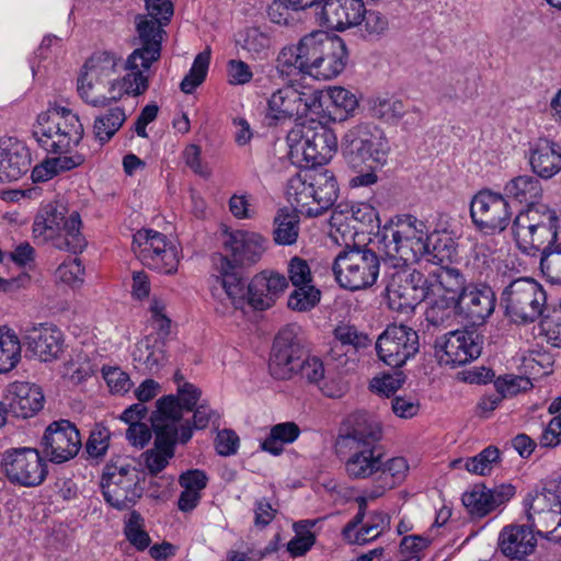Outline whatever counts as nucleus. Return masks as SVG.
<instances>
[{
    "label": "nucleus",
    "mask_w": 561,
    "mask_h": 561,
    "mask_svg": "<svg viewBox=\"0 0 561 561\" xmlns=\"http://www.w3.org/2000/svg\"><path fill=\"white\" fill-rule=\"evenodd\" d=\"M217 272L211 295L220 300L225 295L234 309H243L248 305L254 310H267L288 287L287 278L273 271H262L247 284L242 272L237 271L227 256H219Z\"/></svg>",
    "instance_id": "nucleus-1"
},
{
    "label": "nucleus",
    "mask_w": 561,
    "mask_h": 561,
    "mask_svg": "<svg viewBox=\"0 0 561 561\" xmlns=\"http://www.w3.org/2000/svg\"><path fill=\"white\" fill-rule=\"evenodd\" d=\"M382 438L380 423L366 411L351 413L343 422L336 445L350 454L345 470L352 479H367L381 468L378 443Z\"/></svg>",
    "instance_id": "nucleus-2"
},
{
    "label": "nucleus",
    "mask_w": 561,
    "mask_h": 561,
    "mask_svg": "<svg viewBox=\"0 0 561 561\" xmlns=\"http://www.w3.org/2000/svg\"><path fill=\"white\" fill-rule=\"evenodd\" d=\"M317 102L316 94L308 95L293 87L278 89L268 99L264 124L276 126L291 122V118L297 116L286 140H316L318 137L328 139L321 122L302 117Z\"/></svg>",
    "instance_id": "nucleus-3"
},
{
    "label": "nucleus",
    "mask_w": 561,
    "mask_h": 561,
    "mask_svg": "<svg viewBox=\"0 0 561 561\" xmlns=\"http://www.w3.org/2000/svg\"><path fill=\"white\" fill-rule=\"evenodd\" d=\"M339 184L332 171L323 168L302 169L286 186L288 201L309 218L323 215L335 205Z\"/></svg>",
    "instance_id": "nucleus-4"
},
{
    "label": "nucleus",
    "mask_w": 561,
    "mask_h": 561,
    "mask_svg": "<svg viewBox=\"0 0 561 561\" xmlns=\"http://www.w3.org/2000/svg\"><path fill=\"white\" fill-rule=\"evenodd\" d=\"M561 217L548 205L533 206L520 211L512 225L517 247L526 254L548 252L561 241Z\"/></svg>",
    "instance_id": "nucleus-5"
},
{
    "label": "nucleus",
    "mask_w": 561,
    "mask_h": 561,
    "mask_svg": "<svg viewBox=\"0 0 561 561\" xmlns=\"http://www.w3.org/2000/svg\"><path fill=\"white\" fill-rule=\"evenodd\" d=\"M425 224L413 216L383 226L379 245L385 266L407 267L417 263L426 254Z\"/></svg>",
    "instance_id": "nucleus-6"
},
{
    "label": "nucleus",
    "mask_w": 561,
    "mask_h": 561,
    "mask_svg": "<svg viewBox=\"0 0 561 561\" xmlns=\"http://www.w3.org/2000/svg\"><path fill=\"white\" fill-rule=\"evenodd\" d=\"M81 218L78 211L66 217L64 206L47 204L41 208L33 225L35 237L51 240L54 247L71 253L82 252L88 242L80 232Z\"/></svg>",
    "instance_id": "nucleus-7"
},
{
    "label": "nucleus",
    "mask_w": 561,
    "mask_h": 561,
    "mask_svg": "<svg viewBox=\"0 0 561 561\" xmlns=\"http://www.w3.org/2000/svg\"><path fill=\"white\" fill-rule=\"evenodd\" d=\"M380 260L375 251L367 245H350L335 256L332 271L337 284L348 290L356 291L371 287L379 275Z\"/></svg>",
    "instance_id": "nucleus-8"
},
{
    "label": "nucleus",
    "mask_w": 561,
    "mask_h": 561,
    "mask_svg": "<svg viewBox=\"0 0 561 561\" xmlns=\"http://www.w3.org/2000/svg\"><path fill=\"white\" fill-rule=\"evenodd\" d=\"M546 302V290L530 277L513 279L501 294V306L504 308V313L516 324L535 322L543 316Z\"/></svg>",
    "instance_id": "nucleus-9"
},
{
    "label": "nucleus",
    "mask_w": 561,
    "mask_h": 561,
    "mask_svg": "<svg viewBox=\"0 0 561 561\" xmlns=\"http://www.w3.org/2000/svg\"><path fill=\"white\" fill-rule=\"evenodd\" d=\"M333 37L324 31H316L305 35L296 46L284 47L276 60L277 71L283 77L309 76Z\"/></svg>",
    "instance_id": "nucleus-10"
},
{
    "label": "nucleus",
    "mask_w": 561,
    "mask_h": 561,
    "mask_svg": "<svg viewBox=\"0 0 561 561\" xmlns=\"http://www.w3.org/2000/svg\"><path fill=\"white\" fill-rule=\"evenodd\" d=\"M392 268L393 272L386 274V295L391 309L408 312L430 298L427 275L407 267Z\"/></svg>",
    "instance_id": "nucleus-11"
},
{
    "label": "nucleus",
    "mask_w": 561,
    "mask_h": 561,
    "mask_svg": "<svg viewBox=\"0 0 561 561\" xmlns=\"http://www.w3.org/2000/svg\"><path fill=\"white\" fill-rule=\"evenodd\" d=\"M0 468L7 479L21 486H37L48 473L38 450L30 447L10 448L2 454Z\"/></svg>",
    "instance_id": "nucleus-12"
},
{
    "label": "nucleus",
    "mask_w": 561,
    "mask_h": 561,
    "mask_svg": "<svg viewBox=\"0 0 561 561\" xmlns=\"http://www.w3.org/2000/svg\"><path fill=\"white\" fill-rule=\"evenodd\" d=\"M131 249L141 263L151 270L163 274L178 271L176 248L169 244L161 232L151 229L138 230L133 237Z\"/></svg>",
    "instance_id": "nucleus-13"
},
{
    "label": "nucleus",
    "mask_w": 561,
    "mask_h": 561,
    "mask_svg": "<svg viewBox=\"0 0 561 561\" xmlns=\"http://www.w3.org/2000/svg\"><path fill=\"white\" fill-rule=\"evenodd\" d=\"M470 216L479 231L485 234H495L507 228L512 211L508 202L502 194L482 190L471 199Z\"/></svg>",
    "instance_id": "nucleus-14"
},
{
    "label": "nucleus",
    "mask_w": 561,
    "mask_h": 561,
    "mask_svg": "<svg viewBox=\"0 0 561 561\" xmlns=\"http://www.w3.org/2000/svg\"><path fill=\"white\" fill-rule=\"evenodd\" d=\"M482 343V336L477 331L454 330L435 339V356L439 364L462 366L481 355Z\"/></svg>",
    "instance_id": "nucleus-15"
},
{
    "label": "nucleus",
    "mask_w": 561,
    "mask_h": 561,
    "mask_svg": "<svg viewBox=\"0 0 561 561\" xmlns=\"http://www.w3.org/2000/svg\"><path fill=\"white\" fill-rule=\"evenodd\" d=\"M375 348L380 360L388 366L398 368L419 352V334L408 325H388L378 336Z\"/></svg>",
    "instance_id": "nucleus-16"
},
{
    "label": "nucleus",
    "mask_w": 561,
    "mask_h": 561,
    "mask_svg": "<svg viewBox=\"0 0 561 561\" xmlns=\"http://www.w3.org/2000/svg\"><path fill=\"white\" fill-rule=\"evenodd\" d=\"M306 355L295 327L283 328L274 339L268 359V370L273 378L289 380L296 376L300 358Z\"/></svg>",
    "instance_id": "nucleus-17"
},
{
    "label": "nucleus",
    "mask_w": 561,
    "mask_h": 561,
    "mask_svg": "<svg viewBox=\"0 0 561 561\" xmlns=\"http://www.w3.org/2000/svg\"><path fill=\"white\" fill-rule=\"evenodd\" d=\"M43 454L54 463H64L73 459L82 447L80 432L68 420L50 423L42 438Z\"/></svg>",
    "instance_id": "nucleus-18"
},
{
    "label": "nucleus",
    "mask_w": 561,
    "mask_h": 561,
    "mask_svg": "<svg viewBox=\"0 0 561 561\" xmlns=\"http://www.w3.org/2000/svg\"><path fill=\"white\" fill-rule=\"evenodd\" d=\"M135 26L140 47L128 56V65L133 69L141 67L149 70L161 56L164 26L148 16L138 15L135 16Z\"/></svg>",
    "instance_id": "nucleus-19"
},
{
    "label": "nucleus",
    "mask_w": 561,
    "mask_h": 561,
    "mask_svg": "<svg viewBox=\"0 0 561 561\" xmlns=\"http://www.w3.org/2000/svg\"><path fill=\"white\" fill-rule=\"evenodd\" d=\"M224 248L227 253L214 257L215 266L219 256H227L236 270L240 271L241 266H250L261 260L265 251V239L255 232L237 230L227 234Z\"/></svg>",
    "instance_id": "nucleus-20"
},
{
    "label": "nucleus",
    "mask_w": 561,
    "mask_h": 561,
    "mask_svg": "<svg viewBox=\"0 0 561 561\" xmlns=\"http://www.w3.org/2000/svg\"><path fill=\"white\" fill-rule=\"evenodd\" d=\"M496 296L488 285L469 284L467 291L458 297V314L471 325H481L492 316Z\"/></svg>",
    "instance_id": "nucleus-21"
},
{
    "label": "nucleus",
    "mask_w": 561,
    "mask_h": 561,
    "mask_svg": "<svg viewBox=\"0 0 561 561\" xmlns=\"http://www.w3.org/2000/svg\"><path fill=\"white\" fill-rule=\"evenodd\" d=\"M23 344L39 360L50 362L58 358L62 352V333L51 323L27 327L24 330Z\"/></svg>",
    "instance_id": "nucleus-22"
},
{
    "label": "nucleus",
    "mask_w": 561,
    "mask_h": 561,
    "mask_svg": "<svg viewBox=\"0 0 561 561\" xmlns=\"http://www.w3.org/2000/svg\"><path fill=\"white\" fill-rule=\"evenodd\" d=\"M536 525L511 524L502 528L499 535V550L507 558L523 560L534 552L537 538L534 531Z\"/></svg>",
    "instance_id": "nucleus-23"
},
{
    "label": "nucleus",
    "mask_w": 561,
    "mask_h": 561,
    "mask_svg": "<svg viewBox=\"0 0 561 561\" xmlns=\"http://www.w3.org/2000/svg\"><path fill=\"white\" fill-rule=\"evenodd\" d=\"M364 12L363 0H324L321 5L323 23L336 31L360 24Z\"/></svg>",
    "instance_id": "nucleus-24"
},
{
    "label": "nucleus",
    "mask_w": 561,
    "mask_h": 561,
    "mask_svg": "<svg viewBox=\"0 0 561 561\" xmlns=\"http://www.w3.org/2000/svg\"><path fill=\"white\" fill-rule=\"evenodd\" d=\"M390 152L389 142H347L343 149L346 164L353 170L378 169Z\"/></svg>",
    "instance_id": "nucleus-25"
},
{
    "label": "nucleus",
    "mask_w": 561,
    "mask_h": 561,
    "mask_svg": "<svg viewBox=\"0 0 561 561\" xmlns=\"http://www.w3.org/2000/svg\"><path fill=\"white\" fill-rule=\"evenodd\" d=\"M117 478L102 479V493L105 501L117 510L130 508L142 495L140 481L142 478Z\"/></svg>",
    "instance_id": "nucleus-26"
},
{
    "label": "nucleus",
    "mask_w": 561,
    "mask_h": 561,
    "mask_svg": "<svg viewBox=\"0 0 561 561\" xmlns=\"http://www.w3.org/2000/svg\"><path fill=\"white\" fill-rule=\"evenodd\" d=\"M31 161L25 142H0V183L21 179L28 172Z\"/></svg>",
    "instance_id": "nucleus-27"
},
{
    "label": "nucleus",
    "mask_w": 561,
    "mask_h": 561,
    "mask_svg": "<svg viewBox=\"0 0 561 561\" xmlns=\"http://www.w3.org/2000/svg\"><path fill=\"white\" fill-rule=\"evenodd\" d=\"M49 154L39 164L32 170V180L34 183L46 182L58 175L60 172L69 171L83 163L81 154L67 156V150L60 142H51Z\"/></svg>",
    "instance_id": "nucleus-28"
},
{
    "label": "nucleus",
    "mask_w": 561,
    "mask_h": 561,
    "mask_svg": "<svg viewBox=\"0 0 561 561\" xmlns=\"http://www.w3.org/2000/svg\"><path fill=\"white\" fill-rule=\"evenodd\" d=\"M10 410L16 417L34 416L44 407L45 397L39 386L30 382H14L10 386Z\"/></svg>",
    "instance_id": "nucleus-29"
},
{
    "label": "nucleus",
    "mask_w": 561,
    "mask_h": 561,
    "mask_svg": "<svg viewBox=\"0 0 561 561\" xmlns=\"http://www.w3.org/2000/svg\"><path fill=\"white\" fill-rule=\"evenodd\" d=\"M428 291L431 296L458 297L467 291L469 284L463 274L455 267L440 266L427 275Z\"/></svg>",
    "instance_id": "nucleus-30"
},
{
    "label": "nucleus",
    "mask_w": 561,
    "mask_h": 561,
    "mask_svg": "<svg viewBox=\"0 0 561 561\" xmlns=\"http://www.w3.org/2000/svg\"><path fill=\"white\" fill-rule=\"evenodd\" d=\"M346 61V45L342 38L334 36L330 45H327L325 51L313 67L309 77L317 80H331L344 70Z\"/></svg>",
    "instance_id": "nucleus-31"
},
{
    "label": "nucleus",
    "mask_w": 561,
    "mask_h": 561,
    "mask_svg": "<svg viewBox=\"0 0 561 561\" xmlns=\"http://www.w3.org/2000/svg\"><path fill=\"white\" fill-rule=\"evenodd\" d=\"M154 447L142 454L145 465L151 476H158L173 458L176 445L174 431L158 426L154 433Z\"/></svg>",
    "instance_id": "nucleus-32"
},
{
    "label": "nucleus",
    "mask_w": 561,
    "mask_h": 561,
    "mask_svg": "<svg viewBox=\"0 0 561 561\" xmlns=\"http://www.w3.org/2000/svg\"><path fill=\"white\" fill-rule=\"evenodd\" d=\"M125 69L127 75L122 80H112L106 83L104 94V106H107L111 102L119 100L123 95H140L148 89V70L137 67L133 69L126 60Z\"/></svg>",
    "instance_id": "nucleus-33"
},
{
    "label": "nucleus",
    "mask_w": 561,
    "mask_h": 561,
    "mask_svg": "<svg viewBox=\"0 0 561 561\" xmlns=\"http://www.w3.org/2000/svg\"><path fill=\"white\" fill-rule=\"evenodd\" d=\"M527 522L536 525V516L546 514L550 510L561 508V481L551 482L541 489H536L524 499Z\"/></svg>",
    "instance_id": "nucleus-34"
},
{
    "label": "nucleus",
    "mask_w": 561,
    "mask_h": 561,
    "mask_svg": "<svg viewBox=\"0 0 561 561\" xmlns=\"http://www.w3.org/2000/svg\"><path fill=\"white\" fill-rule=\"evenodd\" d=\"M529 162L533 171L542 179H551L561 170L560 142H539L531 150Z\"/></svg>",
    "instance_id": "nucleus-35"
},
{
    "label": "nucleus",
    "mask_w": 561,
    "mask_h": 561,
    "mask_svg": "<svg viewBox=\"0 0 561 561\" xmlns=\"http://www.w3.org/2000/svg\"><path fill=\"white\" fill-rule=\"evenodd\" d=\"M133 358L134 362L142 365L144 369L156 374L168 360L165 342L161 339L146 336L136 344Z\"/></svg>",
    "instance_id": "nucleus-36"
},
{
    "label": "nucleus",
    "mask_w": 561,
    "mask_h": 561,
    "mask_svg": "<svg viewBox=\"0 0 561 561\" xmlns=\"http://www.w3.org/2000/svg\"><path fill=\"white\" fill-rule=\"evenodd\" d=\"M505 196L513 198L520 204H526L527 208L541 205L539 199L543 190L541 182L534 175H519L508 181L504 186Z\"/></svg>",
    "instance_id": "nucleus-37"
},
{
    "label": "nucleus",
    "mask_w": 561,
    "mask_h": 561,
    "mask_svg": "<svg viewBox=\"0 0 561 561\" xmlns=\"http://www.w3.org/2000/svg\"><path fill=\"white\" fill-rule=\"evenodd\" d=\"M425 244L427 245V251L423 259L430 263L439 265V267L447 266L457 255V244L447 233H426Z\"/></svg>",
    "instance_id": "nucleus-38"
},
{
    "label": "nucleus",
    "mask_w": 561,
    "mask_h": 561,
    "mask_svg": "<svg viewBox=\"0 0 561 561\" xmlns=\"http://www.w3.org/2000/svg\"><path fill=\"white\" fill-rule=\"evenodd\" d=\"M182 407L175 396H165L157 401V409L150 415V422L153 433L158 432V426L174 431V437L178 436V422L182 417Z\"/></svg>",
    "instance_id": "nucleus-39"
},
{
    "label": "nucleus",
    "mask_w": 561,
    "mask_h": 561,
    "mask_svg": "<svg viewBox=\"0 0 561 561\" xmlns=\"http://www.w3.org/2000/svg\"><path fill=\"white\" fill-rule=\"evenodd\" d=\"M290 153L301 152L305 169L322 167L337 150V142H293Z\"/></svg>",
    "instance_id": "nucleus-40"
},
{
    "label": "nucleus",
    "mask_w": 561,
    "mask_h": 561,
    "mask_svg": "<svg viewBox=\"0 0 561 561\" xmlns=\"http://www.w3.org/2000/svg\"><path fill=\"white\" fill-rule=\"evenodd\" d=\"M299 211L296 207L290 210L282 208L274 218V241L282 245L296 243L299 234Z\"/></svg>",
    "instance_id": "nucleus-41"
},
{
    "label": "nucleus",
    "mask_w": 561,
    "mask_h": 561,
    "mask_svg": "<svg viewBox=\"0 0 561 561\" xmlns=\"http://www.w3.org/2000/svg\"><path fill=\"white\" fill-rule=\"evenodd\" d=\"M433 299L431 306L425 312V319L428 325L434 328H447L451 324L456 314H458V300L454 297L431 296Z\"/></svg>",
    "instance_id": "nucleus-42"
},
{
    "label": "nucleus",
    "mask_w": 561,
    "mask_h": 561,
    "mask_svg": "<svg viewBox=\"0 0 561 561\" xmlns=\"http://www.w3.org/2000/svg\"><path fill=\"white\" fill-rule=\"evenodd\" d=\"M300 434L299 426L294 422L278 423L272 426L270 435L262 442L263 450L278 456L283 453V446L295 442Z\"/></svg>",
    "instance_id": "nucleus-43"
},
{
    "label": "nucleus",
    "mask_w": 561,
    "mask_h": 561,
    "mask_svg": "<svg viewBox=\"0 0 561 561\" xmlns=\"http://www.w3.org/2000/svg\"><path fill=\"white\" fill-rule=\"evenodd\" d=\"M318 519H302L294 524L295 537L287 543V551L293 558L305 556L316 543L312 528Z\"/></svg>",
    "instance_id": "nucleus-44"
},
{
    "label": "nucleus",
    "mask_w": 561,
    "mask_h": 561,
    "mask_svg": "<svg viewBox=\"0 0 561 561\" xmlns=\"http://www.w3.org/2000/svg\"><path fill=\"white\" fill-rule=\"evenodd\" d=\"M119 58L110 51H96L84 64L83 72L89 75L90 79H105L110 82L112 76L116 72V66Z\"/></svg>",
    "instance_id": "nucleus-45"
},
{
    "label": "nucleus",
    "mask_w": 561,
    "mask_h": 561,
    "mask_svg": "<svg viewBox=\"0 0 561 561\" xmlns=\"http://www.w3.org/2000/svg\"><path fill=\"white\" fill-rule=\"evenodd\" d=\"M111 432L102 424H95L84 444L85 460L94 463L103 461L110 447Z\"/></svg>",
    "instance_id": "nucleus-46"
},
{
    "label": "nucleus",
    "mask_w": 561,
    "mask_h": 561,
    "mask_svg": "<svg viewBox=\"0 0 561 561\" xmlns=\"http://www.w3.org/2000/svg\"><path fill=\"white\" fill-rule=\"evenodd\" d=\"M369 111L374 117L389 123H397L408 112L404 103L393 96L370 99Z\"/></svg>",
    "instance_id": "nucleus-47"
},
{
    "label": "nucleus",
    "mask_w": 561,
    "mask_h": 561,
    "mask_svg": "<svg viewBox=\"0 0 561 561\" xmlns=\"http://www.w3.org/2000/svg\"><path fill=\"white\" fill-rule=\"evenodd\" d=\"M241 47L254 59H265L270 55L272 39L257 27L247 28L241 35Z\"/></svg>",
    "instance_id": "nucleus-48"
},
{
    "label": "nucleus",
    "mask_w": 561,
    "mask_h": 561,
    "mask_svg": "<svg viewBox=\"0 0 561 561\" xmlns=\"http://www.w3.org/2000/svg\"><path fill=\"white\" fill-rule=\"evenodd\" d=\"M21 359V342L10 330L0 329V374L13 369Z\"/></svg>",
    "instance_id": "nucleus-49"
},
{
    "label": "nucleus",
    "mask_w": 561,
    "mask_h": 561,
    "mask_svg": "<svg viewBox=\"0 0 561 561\" xmlns=\"http://www.w3.org/2000/svg\"><path fill=\"white\" fill-rule=\"evenodd\" d=\"M209 62H210V50L209 49H206V50L199 53L195 57L188 73L183 78V80L180 84L182 92H184L186 94L193 93L194 90L204 82V80L207 76Z\"/></svg>",
    "instance_id": "nucleus-50"
},
{
    "label": "nucleus",
    "mask_w": 561,
    "mask_h": 561,
    "mask_svg": "<svg viewBox=\"0 0 561 561\" xmlns=\"http://www.w3.org/2000/svg\"><path fill=\"white\" fill-rule=\"evenodd\" d=\"M488 494L489 489L484 484H474L462 495V503L472 516L484 517L494 511Z\"/></svg>",
    "instance_id": "nucleus-51"
},
{
    "label": "nucleus",
    "mask_w": 561,
    "mask_h": 561,
    "mask_svg": "<svg viewBox=\"0 0 561 561\" xmlns=\"http://www.w3.org/2000/svg\"><path fill=\"white\" fill-rule=\"evenodd\" d=\"M106 83L105 79H90L89 75L81 73L78 78V93L85 103L103 107Z\"/></svg>",
    "instance_id": "nucleus-52"
},
{
    "label": "nucleus",
    "mask_w": 561,
    "mask_h": 561,
    "mask_svg": "<svg viewBox=\"0 0 561 561\" xmlns=\"http://www.w3.org/2000/svg\"><path fill=\"white\" fill-rule=\"evenodd\" d=\"M287 306L294 311L305 312L314 308L320 301L321 291L311 284L294 286Z\"/></svg>",
    "instance_id": "nucleus-53"
},
{
    "label": "nucleus",
    "mask_w": 561,
    "mask_h": 561,
    "mask_svg": "<svg viewBox=\"0 0 561 561\" xmlns=\"http://www.w3.org/2000/svg\"><path fill=\"white\" fill-rule=\"evenodd\" d=\"M334 339L347 354L351 350L358 352L371 345V340L365 333L358 332L353 325H337L334 329Z\"/></svg>",
    "instance_id": "nucleus-54"
},
{
    "label": "nucleus",
    "mask_w": 561,
    "mask_h": 561,
    "mask_svg": "<svg viewBox=\"0 0 561 561\" xmlns=\"http://www.w3.org/2000/svg\"><path fill=\"white\" fill-rule=\"evenodd\" d=\"M409 465L403 457H393L383 461L381 458V468L378 471V481L386 482V488H396L407 477Z\"/></svg>",
    "instance_id": "nucleus-55"
},
{
    "label": "nucleus",
    "mask_w": 561,
    "mask_h": 561,
    "mask_svg": "<svg viewBox=\"0 0 561 561\" xmlns=\"http://www.w3.org/2000/svg\"><path fill=\"white\" fill-rule=\"evenodd\" d=\"M330 105L334 108V114L343 119L348 113L357 106V98L350 90L343 87L329 88L325 94Z\"/></svg>",
    "instance_id": "nucleus-56"
},
{
    "label": "nucleus",
    "mask_w": 561,
    "mask_h": 561,
    "mask_svg": "<svg viewBox=\"0 0 561 561\" xmlns=\"http://www.w3.org/2000/svg\"><path fill=\"white\" fill-rule=\"evenodd\" d=\"M124 121L125 114L121 108H111L108 113L95 119V137L98 138V140H108L121 128Z\"/></svg>",
    "instance_id": "nucleus-57"
},
{
    "label": "nucleus",
    "mask_w": 561,
    "mask_h": 561,
    "mask_svg": "<svg viewBox=\"0 0 561 561\" xmlns=\"http://www.w3.org/2000/svg\"><path fill=\"white\" fill-rule=\"evenodd\" d=\"M124 533L128 541L139 551L147 549L151 542L150 536L144 530V518L137 511L129 514Z\"/></svg>",
    "instance_id": "nucleus-58"
},
{
    "label": "nucleus",
    "mask_w": 561,
    "mask_h": 561,
    "mask_svg": "<svg viewBox=\"0 0 561 561\" xmlns=\"http://www.w3.org/2000/svg\"><path fill=\"white\" fill-rule=\"evenodd\" d=\"M539 268L551 284H561V240L539 257Z\"/></svg>",
    "instance_id": "nucleus-59"
},
{
    "label": "nucleus",
    "mask_w": 561,
    "mask_h": 561,
    "mask_svg": "<svg viewBox=\"0 0 561 561\" xmlns=\"http://www.w3.org/2000/svg\"><path fill=\"white\" fill-rule=\"evenodd\" d=\"M500 461V450L495 446H488L477 456L466 460V469L474 474L486 476L492 471L493 463Z\"/></svg>",
    "instance_id": "nucleus-60"
},
{
    "label": "nucleus",
    "mask_w": 561,
    "mask_h": 561,
    "mask_svg": "<svg viewBox=\"0 0 561 561\" xmlns=\"http://www.w3.org/2000/svg\"><path fill=\"white\" fill-rule=\"evenodd\" d=\"M59 106L42 112L37 116V121L33 126V136L36 140H41L43 137L53 138L57 136L59 127Z\"/></svg>",
    "instance_id": "nucleus-61"
},
{
    "label": "nucleus",
    "mask_w": 561,
    "mask_h": 561,
    "mask_svg": "<svg viewBox=\"0 0 561 561\" xmlns=\"http://www.w3.org/2000/svg\"><path fill=\"white\" fill-rule=\"evenodd\" d=\"M536 526L537 535L547 538L550 541H561V507L559 510H550L546 514L537 515Z\"/></svg>",
    "instance_id": "nucleus-62"
},
{
    "label": "nucleus",
    "mask_w": 561,
    "mask_h": 561,
    "mask_svg": "<svg viewBox=\"0 0 561 561\" xmlns=\"http://www.w3.org/2000/svg\"><path fill=\"white\" fill-rule=\"evenodd\" d=\"M405 382V375L403 371H396L394 374H383L374 377L369 382V389L377 394L391 397L393 396Z\"/></svg>",
    "instance_id": "nucleus-63"
},
{
    "label": "nucleus",
    "mask_w": 561,
    "mask_h": 561,
    "mask_svg": "<svg viewBox=\"0 0 561 561\" xmlns=\"http://www.w3.org/2000/svg\"><path fill=\"white\" fill-rule=\"evenodd\" d=\"M59 127L57 137L68 138V140H82L84 129L78 115L70 110L59 106Z\"/></svg>",
    "instance_id": "nucleus-64"
}]
</instances>
